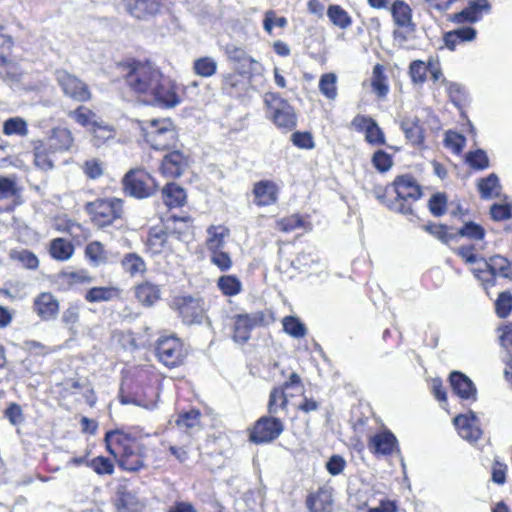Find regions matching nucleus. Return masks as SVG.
<instances>
[{
	"label": "nucleus",
	"mask_w": 512,
	"mask_h": 512,
	"mask_svg": "<svg viewBox=\"0 0 512 512\" xmlns=\"http://www.w3.org/2000/svg\"><path fill=\"white\" fill-rule=\"evenodd\" d=\"M127 86L152 105L172 108L180 103L174 84L150 62L131 60L122 65Z\"/></svg>",
	"instance_id": "1"
},
{
	"label": "nucleus",
	"mask_w": 512,
	"mask_h": 512,
	"mask_svg": "<svg viewBox=\"0 0 512 512\" xmlns=\"http://www.w3.org/2000/svg\"><path fill=\"white\" fill-rule=\"evenodd\" d=\"M107 451L117 460L120 468L129 472L143 469L146 448L121 430H110L105 434Z\"/></svg>",
	"instance_id": "2"
},
{
	"label": "nucleus",
	"mask_w": 512,
	"mask_h": 512,
	"mask_svg": "<svg viewBox=\"0 0 512 512\" xmlns=\"http://www.w3.org/2000/svg\"><path fill=\"white\" fill-rule=\"evenodd\" d=\"M142 131L146 143L154 150H167L176 145L177 132L168 118L145 120Z\"/></svg>",
	"instance_id": "3"
},
{
	"label": "nucleus",
	"mask_w": 512,
	"mask_h": 512,
	"mask_svg": "<svg viewBox=\"0 0 512 512\" xmlns=\"http://www.w3.org/2000/svg\"><path fill=\"white\" fill-rule=\"evenodd\" d=\"M86 212L91 216L92 222L100 227H106L123 214V201L119 198L96 199L88 202L85 206Z\"/></svg>",
	"instance_id": "4"
},
{
	"label": "nucleus",
	"mask_w": 512,
	"mask_h": 512,
	"mask_svg": "<svg viewBox=\"0 0 512 512\" xmlns=\"http://www.w3.org/2000/svg\"><path fill=\"white\" fill-rule=\"evenodd\" d=\"M122 184L125 194L137 199L152 196L158 188L155 179L141 169L128 171L123 177Z\"/></svg>",
	"instance_id": "5"
},
{
	"label": "nucleus",
	"mask_w": 512,
	"mask_h": 512,
	"mask_svg": "<svg viewBox=\"0 0 512 512\" xmlns=\"http://www.w3.org/2000/svg\"><path fill=\"white\" fill-rule=\"evenodd\" d=\"M264 101L277 127L285 130H292L296 127V114L286 100L275 93H267Z\"/></svg>",
	"instance_id": "6"
},
{
	"label": "nucleus",
	"mask_w": 512,
	"mask_h": 512,
	"mask_svg": "<svg viewBox=\"0 0 512 512\" xmlns=\"http://www.w3.org/2000/svg\"><path fill=\"white\" fill-rule=\"evenodd\" d=\"M284 430V424L279 419L270 416L260 417L249 433V440L255 444L269 443L277 439Z\"/></svg>",
	"instance_id": "7"
},
{
	"label": "nucleus",
	"mask_w": 512,
	"mask_h": 512,
	"mask_svg": "<svg viewBox=\"0 0 512 512\" xmlns=\"http://www.w3.org/2000/svg\"><path fill=\"white\" fill-rule=\"evenodd\" d=\"M172 306L178 311L184 324H201L204 319V302L192 296H180L173 300Z\"/></svg>",
	"instance_id": "8"
},
{
	"label": "nucleus",
	"mask_w": 512,
	"mask_h": 512,
	"mask_svg": "<svg viewBox=\"0 0 512 512\" xmlns=\"http://www.w3.org/2000/svg\"><path fill=\"white\" fill-rule=\"evenodd\" d=\"M233 340L237 343H246L251 337V331L266 323V314L263 311L237 314L233 317Z\"/></svg>",
	"instance_id": "9"
},
{
	"label": "nucleus",
	"mask_w": 512,
	"mask_h": 512,
	"mask_svg": "<svg viewBox=\"0 0 512 512\" xmlns=\"http://www.w3.org/2000/svg\"><path fill=\"white\" fill-rule=\"evenodd\" d=\"M56 80L67 97L78 102H87L91 99L88 85L66 70H57Z\"/></svg>",
	"instance_id": "10"
},
{
	"label": "nucleus",
	"mask_w": 512,
	"mask_h": 512,
	"mask_svg": "<svg viewBox=\"0 0 512 512\" xmlns=\"http://www.w3.org/2000/svg\"><path fill=\"white\" fill-rule=\"evenodd\" d=\"M156 356L167 367H175L182 361V344L174 336L159 338Z\"/></svg>",
	"instance_id": "11"
},
{
	"label": "nucleus",
	"mask_w": 512,
	"mask_h": 512,
	"mask_svg": "<svg viewBox=\"0 0 512 512\" xmlns=\"http://www.w3.org/2000/svg\"><path fill=\"white\" fill-rule=\"evenodd\" d=\"M490 11L491 5L488 0H470L464 9L450 15L449 19L456 24L475 23Z\"/></svg>",
	"instance_id": "12"
},
{
	"label": "nucleus",
	"mask_w": 512,
	"mask_h": 512,
	"mask_svg": "<svg viewBox=\"0 0 512 512\" xmlns=\"http://www.w3.org/2000/svg\"><path fill=\"white\" fill-rule=\"evenodd\" d=\"M399 127L406 140L415 148L423 149L425 146V131L417 116L404 115L399 120Z\"/></svg>",
	"instance_id": "13"
},
{
	"label": "nucleus",
	"mask_w": 512,
	"mask_h": 512,
	"mask_svg": "<svg viewBox=\"0 0 512 512\" xmlns=\"http://www.w3.org/2000/svg\"><path fill=\"white\" fill-rule=\"evenodd\" d=\"M453 423L458 434L464 440L473 443L480 439L482 430L479 427V419L474 412L470 411L467 414L456 416Z\"/></svg>",
	"instance_id": "14"
},
{
	"label": "nucleus",
	"mask_w": 512,
	"mask_h": 512,
	"mask_svg": "<svg viewBox=\"0 0 512 512\" xmlns=\"http://www.w3.org/2000/svg\"><path fill=\"white\" fill-rule=\"evenodd\" d=\"M189 165V158L180 150H173L162 159L160 171L168 178L180 177Z\"/></svg>",
	"instance_id": "15"
},
{
	"label": "nucleus",
	"mask_w": 512,
	"mask_h": 512,
	"mask_svg": "<svg viewBox=\"0 0 512 512\" xmlns=\"http://www.w3.org/2000/svg\"><path fill=\"white\" fill-rule=\"evenodd\" d=\"M59 308L58 299L50 292H42L34 298L33 311L42 321L55 320Z\"/></svg>",
	"instance_id": "16"
},
{
	"label": "nucleus",
	"mask_w": 512,
	"mask_h": 512,
	"mask_svg": "<svg viewBox=\"0 0 512 512\" xmlns=\"http://www.w3.org/2000/svg\"><path fill=\"white\" fill-rule=\"evenodd\" d=\"M126 11L137 19H146L157 15L162 0H122Z\"/></svg>",
	"instance_id": "17"
},
{
	"label": "nucleus",
	"mask_w": 512,
	"mask_h": 512,
	"mask_svg": "<svg viewBox=\"0 0 512 512\" xmlns=\"http://www.w3.org/2000/svg\"><path fill=\"white\" fill-rule=\"evenodd\" d=\"M147 248L152 254H161L174 250V240L165 227L150 229Z\"/></svg>",
	"instance_id": "18"
},
{
	"label": "nucleus",
	"mask_w": 512,
	"mask_h": 512,
	"mask_svg": "<svg viewBox=\"0 0 512 512\" xmlns=\"http://www.w3.org/2000/svg\"><path fill=\"white\" fill-rule=\"evenodd\" d=\"M393 188L398 200L416 201L422 196L420 186L410 175L398 176L393 182Z\"/></svg>",
	"instance_id": "19"
},
{
	"label": "nucleus",
	"mask_w": 512,
	"mask_h": 512,
	"mask_svg": "<svg viewBox=\"0 0 512 512\" xmlns=\"http://www.w3.org/2000/svg\"><path fill=\"white\" fill-rule=\"evenodd\" d=\"M254 202L258 206H270L277 202L278 187L270 180H261L254 184Z\"/></svg>",
	"instance_id": "20"
},
{
	"label": "nucleus",
	"mask_w": 512,
	"mask_h": 512,
	"mask_svg": "<svg viewBox=\"0 0 512 512\" xmlns=\"http://www.w3.org/2000/svg\"><path fill=\"white\" fill-rule=\"evenodd\" d=\"M47 146L53 153L69 151L74 144L72 132L65 127H57L52 129L48 139Z\"/></svg>",
	"instance_id": "21"
},
{
	"label": "nucleus",
	"mask_w": 512,
	"mask_h": 512,
	"mask_svg": "<svg viewBox=\"0 0 512 512\" xmlns=\"http://www.w3.org/2000/svg\"><path fill=\"white\" fill-rule=\"evenodd\" d=\"M369 449L375 454L389 455L398 450V441L391 431L385 430L370 438Z\"/></svg>",
	"instance_id": "22"
},
{
	"label": "nucleus",
	"mask_w": 512,
	"mask_h": 512,
	"mask_svg": "<svg viewBox=\"0 0 512 512\" xmlns=\"http://www.w3.org/2000/svg\"><path fill=\"white\" fill-rule=\"evenodd\" d=\"M450 383L453 391L460 398L466 400H476L477 390L470 378L465 374L454 371L450 374Z\"/></svg>",
	"instance_id": "23"
},
{
	"label": "nucleus",
	"mask_w": 512,
	"mask_h": 512,
	"mask_svg": "<svg viewBox=\"0 0 512 512\" xmlns=\"http://www.w3.org/2000/svg\"><path fill=\"white\" fill-rule=\"evenodd\" d=\"M189 217H169L164 227L169 232L174 241L185 242L191 235V226Z\"/></svg>",
	"instance_id": "24"
},
{
	"label": "nucleus",
	"mask_w": 512,
	"mask_h": 512,
	"mask_svg": "<svg viewBox=\"0 0 512 512\" xmlns=\"http://www.w3.org/2000/svg\"><path fill=\"white\" fill-rule=\"evenodd\" d=\"M390 11L395 24L409 31L415 30V24L412 21V10L403 0H396L392 3Z\"/></svg>",
	"instance_id": "25"
},
{
	"label": "nucleus",
	"mask_w": 512,
	"mask_h": 512,
	"mask_svg": "<svg viewBox=\"0 0 512 512\" xmlns=\"http://www.w3.org/2000/svg\"><path fill=\"white\" fill-rule=\"evenodd\" d=\"M162 200L168 208L182 207L186 203L185 190L176 183H167L162 189Z\"/></svg>",
	"instance_id": "26"
},
{
	"label": "nucleus",
	"mask_w": 512,
	"mask_h": 512,
	"mask_svg": "<svg viewBox=\"0 0 512 512\" xmlns=\"http://www.w3.org/2000/svg\"><path fill=\"white\" fill-rule=\"evenodd\" d=\"M477 31L470 26H462L444 34V43L447 48L454 50L457 44L469 42L476 38Z\"/></svg>",
	"instance_id": "27"
},
{
	"label": "nucleus",
	"mask_w": 512,
	"mask_h": 512,
	"mask_svg": "<svg viewBox=\"0 0 512 512\" xmlns=\"http://www.w3.org/2000/svg\"><path fill=\"white\" fill-rule=\"evenodd\" d=\"M484 264L489 270V275L492 279H495L497 276L512 279V266L505 257L494 255L484 260Z\"/></svg>",
	"instance_id": "28"
},
{
	"label": "nucleus",
	"mask_w": 512,
	"mask_h": 512,
	"mask_svg": "<svg viewBox=\"0 0 512 512\" xmlns=\"http://www.w3.org/2000/svg\"><path fill=\"white\" fill-rule=\"evenodd\" d=\"M310 512H331L333 507L332 494L328 489H319L307 499Z\"/></svg>",
	"instance_id": "29"
},
{
	"label": "nucleus",
	"mask_w": 512,
	"mask_h": 512,
	"mask_svg": "<svg viewBox=\"0 0 512 512\" xmlns=\"http://www.w3.org/2000/svg\"><path fill=\"white\" fill-rule=\"evenodd\" d=\"M116 506L118 512H141L144 504L134 492L123 489L118 491Z\"/></svg>",
	"instance_id": "30"
},
{
	"label": "nucleus",
	"mask_w": 512,
	"mask_h": 512,
	"mask_svg": "<svg viewBox=\"0 0 512 512\" xmlns=\"http://www.w3.org/2000/svg\"><path fill=\"white\" fill-rule=\"evenodd\" d=\"M120 296V290L113 286L92 287L85 293V300L89 303L112 301Z\"/></svg>",
	"instance_id": "31"
},
{
	"label": "nucleus",
	"mask_w": 512,
	"mask_h": 512,
	"mask_svg": "<svg viewBox=\"0 0 512 512\" xmlns=\"http://www.w3.org/2000/svg\"><path fill=\"white\" fill-rule=\"evenodd\" d=\"M34 164L36 167L43 171H49L54 168V160L51 155L54 154L50 151L49 147L43 141L34 143L33 148Z\"/></svg>",
	"instance_id": "32"
},
{
	"label": "nucleus",
	"mask_w": 512,
	"mask_h": 512,
	"mask_svg": "<svg viewBox=\"0 0 512 512\" xmlns=\"http://www.w3.org/2000/svg\"><path fill=\"white\" fill-rule=\"evenodd\" d=\"M482 199H492L498 197L501 191L499 178L495 173H491L484 178H480L477 184Z\"/></svg>",
	"instance_id": "33"
},
{
	"label": "nucleus",
	"mask_w": 512,
	"mask_h": 512,
	"mask_svg": "<svg viewBox=\"0 0 512 512\" xmlns=\"http://www.w3.org/2000/svg\"><path fill=\"white\" fill-rule=\"evenodd\" d=\"M50 254L52 258L58 261L70 259L74 252V246L71 241L64 238H55L50 242Z\"/></svg>",
	"instance_id": "34"
},
{
	"label": "nucleus",
	"mask_w": 512,
	"mask_h": 512,
	"mask_svg": "<svg viewBox=\"0 0 512 512\" xmlns=\"http://www.w3.org/2000/svg\"><path fill=\"white\" fill-rule=\"evenodd\" d=\"M136 298L146 306H152L160 298V289L157 285L145 282L136 287Z\"/></svg>",
	"instance_id": "35"
},
{
	"label": "nucleus",
	"mask_w": 512,
	"mask_h": 512,
	"mask_svg": "<svg viewBox=\"0 0 512 512\" xmlns=\"http://www.w3.org/2000/svg\"><path fill=\"white\" fill-rule=\"evenodd\" d=\"M201 413L198 410H190L181 414L176 423L179 427L185 428L190 435L202 429L200 422Z\"/></svg>",
	"instance_id": "36"
},
{
	"label": "nucleus",
	"mask_w": 512,
	"mask_h": 512,
	"mask_svg": "<svg viewBox=\"0 0 512 512\" xmlns=\"http://www.w3.org/2000/svg\"><path fill=\"white\" fill-rule=\"evenodd\" d=\"M217 287L223 295L233 297L242 291V283L235 275H223L217 280Z\"/></svg>",
	"instance_id": "37"
},
{
	"label": "nucleus",
	"mask_w": 512,
	"mask_h": 512,
	"mask_svg": "<svg viewBox=\"0 0 512 512\" xmlns=\"http://www.w3.org/2000/svg\"><path fill=\"white\" fill-rule=\"evenodd\" d=\"M283 330L289 336L299 339L307 334L305 324L296 316H286L282 320Z\"/></svg>",
	"instance_id": "38"
},
{
	"label": "nucleus",
	"mask_w": 512,
	"mask_h": 512,
	"mask_svg": "<svg viewBox=\"0 0 512 512\" xmlns=\"http://www.w3.org/2000/svg\"><path fill=\"white\" fill-rule=\"evenodd\" d=\"M327 16L335 26L341 29H346L352 24V18L340 5H330L327 9Z\"/></svg>",
	"instance_id": "39"
},
{
	"label": "nucleus",
	"mask_w": 512,
	"mask_h": 512,
	"mask_svg": "<svg viewBox=\"0 0 512 512\" xmlns=\"http://www.w3.org/2000/svg\"><path fill=\"white\" fill-rule=\"evenodd\" d=\"M92 133L94 145L99 147L106 141L114 138L115 129L111 125L96 121L93 122Z\"/></svg>",
	"instance_id": "40"
},
{
	"label": "nucleus",
	"mask_w": 512,
	"mask_h": 512,
	"mask_svg": "<svg viewBox=\"0 0 512 512\" xmlns=\"http://www.w3.org/2000/svg\"><path fill=\"white\" fill-rule=\"evenodd\" d=\"M371 86L373 92L380 98L386 97L389 92V87L386 84V76L384 74L383 67L380 64L375 65L373 68Z\"/></svg>",
	"instance_id": "41"
},
{
	"label": "nucleus",
	"mask_w": 512,
	"mask_h": 512,
	"mask_svg": "<svg viewBox=\"0 0 512 512\" xmlns=\"http://www.w3.org/2000/svg\"><path fill=\"white\" fill-rule=\"evenodd\" d=\"M337 76L334 73H325L320 77L319 90L328 100H335L337 93Z\"/></svg>",
	"instance_id": "42"
},
{
	"label": "nucleus",
	"mask_w": 512,
	"mask_h": 512,
	"mask_svg": "<svg viewBox=\"0 0 512 512\" xmlns=\"http://www.w3.org/2000/svg\"><path fill=\"white\" fill-rule=\"evenodd\" d=\"M218 64L212 57H200L194 61V72L201 77H211L217 71Z\"/></svg>",
	"instance_id": "43"
},
{
	"label": "nucleus",
	"mask_w": 512,
	"mask_h": 512,
	"mask_svg": "<svg viewBox=\"0 0 512 512\" xmlns=\"http://www.w3.org/2000/svg\"><path fill=\"white\" fill-rule=\"evenodd\" d=\"M121 263L123 269L131 276L142 274L146 270V265L143 259L134 253L125 255Z\"/></svg>",
	"instance_id": "44"
},
{
	"label": "nucleus",
	"mask_w": 512,
	"mask_h": 512,
	"mask_svg": "<svg viewBox=\"0 0 512 512\" xmlns=\"http://www.w3.org/2000/svg\"><path fill=\"white\" fill-rule=\"evenodd\" d=\"M287 404L288 400L283 388H274L271 390L268 401V412L270 415H275L280 409H285Z\"/></svg>",
	"instance_id": "45"
},
{
	"label": "nucleus",
	"mask_w": 512,
	"mask_h": 512,
	"mask_svg": "<svg viewBox=\"0 0 512 512\" xmlns=\"http://www.w3.org/2000/svg\"><path fill=\"white\" fill-rule=\"evenodd\" d=\"M67 115L70 119L83 127H87L88 125L93 126V122H96V114L85 106H79L75 110L69 111Z\"/></svg>",
	"instance_id": "46"
},
{
	"label": "nucleus",
	"mask_w": 512,
	"mask_h": 512,
	"mask_svg": "<svg viewBox=\"0 0 512 512\" xmlns=\"http://www.w3.org/2000/svg\"><path fill=\"white\" fill-rule=\"evenodd\" d=\"M3 132L6 135L26 136L28 134L27 123L20 117H12L3 123Z\"/></svg>",
	"instance_id": "47"
},
{
	"label": "nucleus",
	"mask_w": 512,
	"mask_h": 512,
	"mask_svg": "<svg viewBox=\"0 0 512 512\" xmlns=\"http://www.w3.org/2000/svg\"><path fill=\"white\" fill-rule=\"evenodd\" d=\"M466 162L475 170H484L489 167V158L483 149H476L467 152Z\"/></svg>",
	"instance_id": "48"
},
{
	"label": "nucleus",
	"mask_w": 512,
	"mask_h": 512,
	"mask_svg": "<svg viewBox=\"0 0 512 512\" xmlns=\"http://www.w3.org/2000/svg\"><path fill=\"white\" fill-rule=\"evenodd\" d=\"M207 246L210 251L221 249L224 244L226 229L222 226H210L207 229Z\"/></svg>",
	"instance_id": "49"
},
{
	"label": "nucleus",
	"mask_w": 512,
	"mask_h": 512,
	"mask_svg": "<svg viewBox=\"0 0 512 512\" xmlns=\"http://www.w3.org/2000/svg\"><path fill=\"white\" fill-rule=\"evenodd\" d=\"M427 66L422 60H414L409 65V75L415 85H422L427 79Z\"/></svg>",
	"instance_id": "50"
},
{
	"label": "nucleus",
	"mask_w": 512,
	"mask_h": 512,
	"mask_svg": "<svg viewBox=\"0 0 512 512\" xmlns=\"http://www.w3.org/2000/svg\"><path fill=\"white\" fill-rule=\"evenodd\" d=\"M457 234L471 240H481L485 236V230L481 225L473 221H469L464 223V225L458 230Z\"/></svg>",
	"instance_id": "51"
},
{
	"label": "nucleus",
	"mask_w": 512,
	"mask_h": 512,
	"mask_svg": "<svg viewBox=\"0 0 512 512\" xmlns=\"http://www.w3.org/2000/svg\"><path fill=\"white\" fill-rule=\"evenodd\" d=\"M88 466L98 475H111L114 472V464L104 456H97L89 461Z\"/></svg>",
	"instance_id": "52"
},
{
	"label": "nucleus",
	"mask_w": 512,
	"mask_h": 512,
	"mask_svg": "<svg viewBox=\"0 0 512 512\" xmlns=\"http://www.w3.org/2000/svg\"><path fill=\"white\" fill-rule=\"evenodd\" d=\"M18 195L17 183L9 177H0V202L14 199Z\"/></svg>",
	"instance_id": "53"
},
{
	"label": "nucleus",
	"mask_w": 512,
	"mask_h": 512,
	"mask_svg": "<svg viewBox=\"0 0 512 512\" xmlns=\"http://www.w3.org/2000/svg\"><path fill=\"white\" fill-rule=\"evenodd\" d=\"M373 166L381 173L387 172L393 165V160L390 154L384 150H377L372 156Z\"/></svg>",
	"instance_id": "54"
},
{
	"label": "nucleus",
	"mask_w": 512,
	"mask_h": 512,
	"mask_svg": "<svg viewBox=\"0 0 512 512\" xmlns=\"http://www.w3.org/2000/svg\"><path fill=\"white\" fill-rule=\"evenodd\" d=\"M495 308L500 318L507 317L512 310V295L507 291L501 292L495 302Z\"/></svg>",
	"instance_id": "55"
},
{
	"label": "nucleus",
	"mask_w": 512,
	"mask_h": 512,
	"mask_svg": "<svg viewBox=\"0 0 512 512\" xmlns=\"http://www.w3.org/2000/svg\"><path fill=\"white\" fill-rule=\"evenodd\" d=\"M429 210L435 217H440L445 214L447 206V197L444 193H436L431 196L429 203Z\"/></svg>",
	"instance_id": "56"
},
{
	"label": "nucleus",
	"mask_w": 512,
	"mask_h": 512,
	"mask_svg": "<svg viewBox=\"0 0 512 512\" xmlns=\"http://www.w3.org/2000/svg\"><path fill=\"white\" fill-rule=\"evenodd\" d=\"M226 54L228 58L237 63H243V65L248 64H256V60H254L251 56L247 55L246 52L236 47L235 45H228L226 47Z\"/></svg>",
	"instance_id": "57"
},
{
	"label": "nucleus",
	"mask_w": 512,
	"mask_h": 512,
	"mask_svg": "<svg viewBox=\"0 0 512 512\" xmlns=\"http://www.w3.org/2000/svg\"><path fill=\"white\" fill-rule=\"evenodd\" d=\"M423 228L426 232L433 235L435 238L445 244L449 243L450 240L454 237L452 234H448L447 226L444 224L429 223Z\"/></svg>",
	"instance_id": "58"
},
{
	"label": "nucleus",
	"mask_w": 512,
	"mask_h": 512,
	"mask_svg": "<svg viewBox=\"0 0 512 512\" xmlns=\"http://www.w3.org/2000/svg\"><path fill=\"white\" fill-rule=\"evenodd\" d=\"M365 140L371 145H384L386 143L384 132L376 121L371 123V126L365 131Z\"/></svg>",
	"instance_id": "59"
},
{
	"label": "nucleus",
	"mask_w": 512,
	"mask_h": 512,
	"mask_svg": "<svg viewBox=\"0 0 512 512\" xmlns=\"http://www.w3.org/2000/svg\"><path fill=\"white\" fill-rule=\"evenodd\" d=\"M12 258L28 269H36L39 265L37 256L28 250L15 251L12 253Z\"/></svg>",
	"instance_id": "60"
},
{
	"label": "nucleus",
	"mask_w": 512,
	"mask_h": 512,
	"mask_svg": "<svg viewBox=\"0 0 512 512\" xmlns=\"http://www.w3.org/2000/svg\"><path fill=\"white\" fill-rule=\"evenodd\" d=\"M4 416L13 426L21 425L25 419L21 406L16 403H10L8 405L4 411Z\"/></svg>",
	"instance_id": "61"
},
{
	"label": "nucleus",
	"mask_w": 512,
	"mask_h": 512,
	"mask_svg": "<svg viewBox=\"0 0 512 512\" xmlns=\"http://www.w3.org/2000/svg\"><path fill=\"white\" fill-rule=\"evenodd\" d=\"M79 305L75 303H71L62 313L61 320L68 327L69 330H72L74 325L79 321Z\"/></svg>",
	"instance_id": "62"
},
{
	"label": "nucleus",
	"mask_w": 512,
	"mask_h": 512,
	"mask_svg": "<svg viewBox=\"0 0 512 512\" xmlns=\"http://www.w3.org/2000/svg\"><path fill=\"white\" fill-rule=\"evenodd\" d=\"M211 262L221 271H227L232 266V260L228 253L218 250H212Z\"/></svg>",
	"instance_id": "63"
},
{
	"label": "nucleus",
	"mask_w": 512,
	"mask_h": 512,
	"mask_svg": "<svg viewBox=\"0 0 512 512\" xmlns=\"http://www.w3.org/2000/svg\"><path fill=\"white\" fill-rule=\"evenodd\" d=\"M304 224L305 222L302 217L297 214L285 217L278 222V226L284 232L294 231L298 228L304 227Z\"/></svg>",
	"instance_id": "64"
}]
</instances>
